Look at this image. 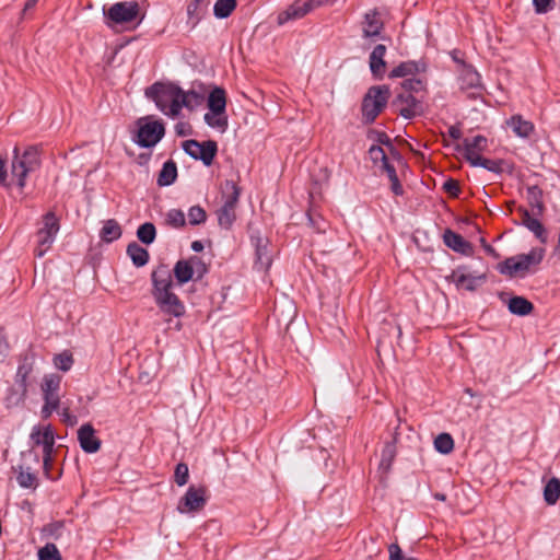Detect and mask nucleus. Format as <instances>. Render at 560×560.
Instances as JSON below:
<instances>
[{"mask_svg":"<svg viewBox=\"0 0 560 560\" xmlns=\"http://www.w3.org/2000/svg\"><path fill=\"white\" fill-rule=\"evenodd\" d=\"M152 295L155 304L165 315L180 317L185 314V305L173 292V275L166 265L158 266L151 273Z\"/></svg>","mask_w":560,"mask_h":560,"instance_id":"f257e3e1","label":"nucleus"},{"mask_svg":"<svg viewBox=\"0 0 560 560\" xmlns=\"http://www.w3.org/2000/svg\"><path fill=\"white\" fill-rule=\"evenodd\" d=\"M145 95L154 101L158 108L165 115L171 117L179 115V86L172 83H154L145 90Z\"/></svg>","mask_w":560,"mask_h":560,"instance_id":"f03ea898","label":"nucleus"},{"mask_svg":"<svg viewBox=\"0 0 560 560\" xmlns=\"http://www.w3.org/2000/svg\"><path fill=\"white\" fill-rule=\"evenodd\" d=\"M39 165V151L36 147L26 148L22 154H20V149L14 147L11 174L21 189L25 186L27 175L35 172Z\"/></svg>","mask_w":560,"mask_h":560,"instance_id":"7ed1b4c3","label":"nucleus"},{"mask_svg":"<svg viewBox=\"0 0 560 560\" xmlns=\"http://www.w3.org/2000/svg\"><path fill=\"white\" fill-rule=\"evenodd\" d=\"M390 90L387 85H374L368 90L362 101V118L364 124H372L385 108Z\"/></svg>","mask_w":560,"mask_h":560,"instance_id":"20e7f679","label":"nucleus"},{"mask_svg":"<svg viewBox=\"0 0 560 560\" xmlns=\"http://www.w3.org/2000/svg\"><path fill=\"white\" fill-rule=\"evenodd\" d=\"M222 199L223 205L218 210V221L220 226L229 229L235 221L236 206L241 195L240 187L233 180H225L222 184Z\"/></svg>","mask_w":560,"mask_h":560,"instance_id":"39448f33","label":"nucleus"},{"mask_svg":"<svg viewBox=\"0 0 560 560\" xmlns=\"http://www.w3.org/2000/svg\"><path fill=\"white\" fill-rule=\"evenodd\" d=\"M138 131L133 141L141 148H152L165 135V127L153 116L141 117L137 120Z\"/></svg>","mask_w":560,"mask_h":560,"instance_id":"423d86ee","label":"nucleus"},{"mask_svg":"<svg viewBox=\"0 0 560 560\" xmlns=\"http://www.w3.org/2000/svg\"><path fill=\"white\" fill-rule=\"evenodd\" d=\"M43 226L36 233V246L34 254L43 257L52 246L56 235L60 229L59 220L54 212H47L43 217Z\"/></svg>","mask_w":560,"mask_h":560,"instance_id":"0eeeda50","label":"nucleus"},{"mask_svg":"<svg viewBox=\"0 0 560 560\" xmlns=\"http://www.w3.org/2000/svg\"><path fill=\"white\" fill-rule=\"evenodd\" d=\"M544 254L542 248H534L528 254L509 257L500 266V272L511 277L527 272L532 266L540 264Z\"/></svg>","mask_w":560,"mask_h":560,"instance_id":"6e6552de","label":"nucleus"},{"mask_svg":"<svg viewBox=\"0 0 560 560\" xmlns=\"http://www.w3.org/2000/svg\"><path fill=\"white\" fill-rule=\"evenodd\" d=\"M208 272V266L198 256L178 260L173 269L174 277L178 284L187 283L190 280H200Z\"/></svg>","mask_w":560,"mask_h":560,"instance_id":"1a4fd4ad","label":"nucleus"},{"mask_svg":"<svg viewBox=\"0 0 560 560\" xmlns=\"http://www.w3.org/2000/svg\"><path fill=\"white\" fill-rule=\"evenodd\" d=\"M138 15L139 4L136 1L116 2L108 9H104V16L108 26L131 23L137 20Z\"/></svg>","mask_w":560,"mask_h":560,"instance_id":"9d476101","label":"nucleus"},{"mask_svg":"<svg viewBox=\"0 0 560 560\" xmlns=\"http://www.w3.org/2000/svg\"><path fill=\"white\" fill-rule=\"evenodd\" d=\"M183 150L192 159L200 160L205 165L212 164L218 152V144L213 140L198 142L197 140H186L183 142Z\"/></svg>","mask_w":560,"mask_h":560,"instance_id":"9b49d317","label":"nucleus"},{"mask_svg":"<svg viewBox=\"0 0 560 560\" xmlns=\"http://www.w3.org/2000/svg\"><path fill=\"white\" fill-rule=\"evenodd\" d=\"M329 0H295L278 15V23L284 24L291 20H299L314 9L328 3Z\"/></svg>","mask_w":560,"mask_h":560,"instance_id":"f8f14e48","label":"nucleus"},{"mask_svg":"<svg viewBox=\"0 0 560 560\" xmlns=\"http://www.w3.org/2000/svg\"><path fill=\"white\" fill-rule=\"evenodd\" d=\"M207 503L206 487L190 486L185 495L179 500L177 511L182 514L199 512Z\"/></svg>","mask_w":560,"mask_h":560,"instance_id":"ddd939ff","label":"nucleus"},{"mask_svg":"<svg viewBox=\"0 0 560 560\" xmlns=\"http://www.w3.org/2000/svg\"><path fill=\"white\" fill-rule=\"evenodd\" d=\"M393 106L397 107L400 116L406 119H411L422 113V104L411 93L406 90L399 89L394 101Z\"/></svg>","mask_w":560,"mask_h":560,"instance_id":"4468645a","label":"nucleus"},{"mask_svg":"<svg viewBox=\"0 0 560 560\" xmlns=\"http://www.w3.org/2000/svg\"><path fill=\"white\" fill-rule=\"evenodd\" d=\"M447 280L453 282L457 290L474 292L486 281V275L472 276L466 267L462 266L454 269Z\"/></svg>","mask_w":560,"mask_h":560,"instance_id":"2eb2a0df","label":"nucleus"},{"mask_svg":"<svg viewBox=\"0 0 560 560\" xmlns=\"http://www.w3.org/2000/svg\"><path fill=\"white\" fill-rule=\"evenodd\" d=\"M488 147V140L486 137L478 135L472 138H466L463 141V145H457V150L463 152L466 161L472 165L477 162L478 159L481 158V152H483Z\"/></svg>","mask_w":560,"mask_h":560,"instance_id":"dca6fc26","label":"nucleus"},{"mask_svg":"<svg viewBox=\"0 0 560 560\" xmlns=\"http://www.w3.org/2000/svg\"><path fill=\"white\" fill-rule=\"evenodd\" d=\"M384 28L382 13L377 9H372L363 15L362 34L364 38L378 37Z\"/></svg>","mask_w":560,"mask_h":560,"instance_id":"f3484780","label":"nucleus"},{"mask_svg":"<svg viewBox=\"0 0 560 560\" xmlns=\"http://www.w3.org/2000/svg\"><path fill=\"white\" fill-rule=\"evenodd\" d=\"M61 384V376L58 374H48L44 377L42 383V392L44 401L49 404L50 407L59 406V388Z\"/></svg>","mask_w":560,"mask_h":560,"instance_id":"a211bd4d","label":"nucleus"},{"mask_svg":"<svg viewBox=\"0 0 560 560\" xmlns=\"http://www.w3.org/2000/svg\"><path fill=\"white\" fill-rule=\"evenodd\" d=\"M31 440L34 445H42L43 453H46L47 456L49 453L54 452L55 435L50 425L34 427L31 433Z\"/></svg>","mask_w":560,"mask_h":560,"instance_id":"6ab92c4d","label":"nucleus"},{"mask_svg":"<svg viewBox=\"0 0 560 560\" xmlns=\"http://www.w3.org/2000/svg\"><path fill=\"white\" fill-rule=\"evenodd\" d=\"M78 440L85 453H96L101 448V440L95 436V430L90 423L83 424L78 430Z\"/></svg>","mask_w":560,"mask_h":560,"instance_id":"aec40b11","label":"nucleus"},{"mask_svg":"<svg viewBox=\"0 0 560 560\" xmlns=\"http://www.w3.org/2000/svg\"><path fill=\"white\" fill-rule=\"evenodd\" d=\"M444 244L456 253L471 255L474 252L471 243L466 241L460 234L451 229H446L443 234Z\"/></svg>","mask_w":560,"mask_h":560,"instance_id":"412c9836","label":"nucleus"},{"mask_svg":"<svg viewBox=\"0 0 560 560\" xmlns=\"http://www.w3.org/2000/svg\"><path fill=\"white\" fill-rule=\"evenodd\" d=\"M471 166H480L489 172L495 173V174H502L506 173L509 175H512L514 173L515 166L512 162L506 160H490L486 158H480L477 160L476 163H474Z\"/></svg>","mask_w":560,"mask_h":560,"instance_id":"4be33fe9","label":"nucleus"},{"mask_svg":"<svg viewBox=\"0 0 560 560\" xmlns=\"http://www.w3.org/2000/svg\"><path fill=\"white\" fill-rule=\"evenodd\" d=\"M518 212H520V215H521L522 224L524 226H526L530 232H533L535 234V236L541 243L545 244L547 242V231L544 228V225L541 224V222L538 219L533 218L529 214L528 210L523 208V207L518 208Z\"/></svg>","mask_w":560,"mask_h":560,"instance_id":"5701e85b","label":"nucleus"},{"mask_svg":"<svg viewBox=\"0 0 560 560\" xmlns=\"http://www.w3.org/2000/svg\"><path fill=\"white\" fill-rule=\"evenodd\" d=\"M252 240L255 242L256 248V268L258 270H268L271 266V254L268 249V240L260 236H253Z\"/></svg>","mask_w":560,"mask_h":560,"instance_id":"b1692460","label":"nucleus"},{"mask_svg":"<svg viewBox=\"0 0 560 560\" xmlns=\"http://www.w3.org/2000/svg\"><path fill=\"white\" fill-rule=\"evenodd\" d=\"M386 54V46L383 44L376 45L370 54L369 63L371 72L375 78L382 79L385 73L386 62L384 60Z\"/></svg>","mask_w":560,"mask_h":560,"instance_id":"393cba45","label":"nucleus"},{"mask_svg":"<svg viewBox=\"0 0 560 560\" xmlns=\"http://www.w3.org/2000/svg\"><path fill=\"white\" fill-rule=\"evenodd\" d=\"M506 125L513 130V132L521 138H528L534 131V125L529 120L523 119L521 115L512 116Z\"/></svg>","mask_w":560,"mask_h":560,"instance_id":"a878e982","label":"nucleus"},{"mask_svg":"<svg viewBox=\"0 0 560 560\" xmlns=\"http://www.w3.org/2000/svg\"><path fill=\"white\" fill-rule=\"evenodd\" d=\"M122 234L121 226L115 219L104 221L100 231V238L105 243H112L118 240Z\"/></svg>","mask_w":560,"mask_h":560,"instance_id":"bb28decb","label":"nucleus"},{"mask_svg":"<svg viewBox=\"0 0 560 560\" xmlns=\"http://www.w3.org/2000/svg\"><path fill=\"white\" fill-rule=\"evenodd\" d=\"M508 308L514 315L526 316L533 312L534 305L524 296H513L508 302Z\"/></svg>","mask_w":560,"mask_h":560,"instance_id":"cd10ccee","label":"nucleus"},{"mask_svg":"<svg viewBox=\"0 0 560 560\" xmlns=\"http://www.w3.org/2000/svg\"><path fill=\"white\" fill-rule=\"evenodd\" d=\"M226 107V95L225 91L222 88H214L208 97V108L209 110L215 113H225Z\"/></svg>","mask_w":560,"mask_h":560,"instance_id":"c85d7f7f","label":"nucleus"},{"mask_svg":"<svg viewBox=\"0 0 560 560\" xmlns=\"http://www.w3.org/2000/svg\"><path fill=\"white\" fill-rule=\"evenodd\" d=\"M424 70H425L424 63H422L420 66L418 62H415V61H406V62H401L400 65L395 67L389 72L388 77L389 78H405L407 75L415 74V73H418V72L424 71Z\"/></svg>","mask_w":560,"mask_h":560,"instance_id":"c756f323","label":"nucleus"},{"mask_svg":"<svg viewBox=\"0 0 560 560\" xmlns=\"http://www.w3.org/2000/svg\"><path fill=\"white\" fill-rule=\"evenodd\" d=\"M177 177V166L174 161L170 160L163 164L158 176V185L161 187L172 185Z\"/></svg>","mask_w":560,"mask_h":560,"instance_id":"7c9ffc66","label":"nucleus"},{"mask_svg":"<svg viewBox=\"0 0 560 560\" xmlns=\"http://www.w3.org/2000/svg\"><path fill=\"white\" fill-rule=\"evenodd\" d=\"M127 255L137 267H143L149 261V252L136 242L127 246Z\"/></svg>","mask_w":560,"mask_h":560,"instance_id":"2f4dec72","label":"nucleus"},{"mask_svg":"<svg viewBox=\"0 0 560 560\" xmlns=\"http://www.w3.org/2000/svg\"><path fill=\"white\" fill-rule=\"evenodd\" d=\"M527 201L533 210H536V214H542L545 210V205L542 201V190L534 185L527 187Z\"/></svg>","mask_w":560,"mask_h":560,"instance_id":"473e14b6","label":"nucleus"},{"mask_svg":"<svg viewBox=\"0 0 560 560\" xmlns=\"http://www.w3.org/2000/svg\"><path fill=\"white\" fill-rule=\"evenodd\" d=\"M459 80L462 82L463 89L477 88L480 85V75L470 66L463 67L462 71H460Z\"/></svg>","mask_w":560,"mask_h":560,"instance_id":"72a5a7b5","label":"nucleus"},{"mask_svg":"<svg viewBox=\"0 0 560 560\" xmlns=\"http://www.w3.org/2000/svg\"><path fill=\"white\" fill-rule=\"evenodd\" d=\"M560 498V479L552 477L545 486L544 499L547 504H556Z\"/></svg>","mask_w":560,"mask_h":560,"instance_id":"f704fd0d","label":"nucleus"},{"mask_svg":"<svg viewBox=\"0 0 560 560\" xmlns=\"http://www.w3.org/2000/svg\"><path fill=\"white\" fill-rule=\"evenodd\" d=\"M27 380H28V376L21 375V374L16 373L15 387L13 388L12 396L10 397V399L14 404L23 401L25 399L26 394H27V386H28Z\"/></svg>","mask_w":560,"mask_h":560,"instance_id":"c9c22d12","label":"nucleus"},{"mask_svg":"<svg viewBox=\"0 0 560 560\" xmlns=\"http://www.w3.org/2000/svg\"><path fill=\"white\" fill-rule=\"evenodd\" d=\"M203 101L202 94L191 90L188 92H185L180 89V96H179V105L180 109L183 107H186L188 109H194L195 107L199 106Z\"/></svg>","mask_w":560,"mask_h":560,"instance_id":"e433bc0d","label":"nucleus"},{"mask_svg":"<svg viewBox=\"0 0 560 560\" xmlns=\"http://www.w3.org/2000/svg\"><path fill=\"white\" fill-rule=\"evenodd\" d=\"M203 119L209 127L219 129L221 131H225L228 127V116L225 113H215L209 110L205 114Z\"/></svg>","mask_w":560,"mask_h":560,"instance_id":"4c0bfd02","label":"nucleus"},{"mask_svg":"<svg viewBox=\"0 0 560 560\" xmlns=\"http://www.w3.org/2000/svg\"><path fill=\"white\" fill-rule=\"evenodd\" d=\"M156 236V230L153 223L145 222L141 224L137 230V237L143 244L150 245L154 242Z\"/></svg>","mask_w":560,"mask_h":560,"instance_id":"58836bf2","label":"nucleus"},{"mask_svg":"<svg viewBox=\"0 0 560 560\" xmlns=\"http://www.w3.org/2000/svg\"><path fill=\"white\" fill-rule=\"evenodd\" d=\"M236 7V0H217L213 13L218 19H225L231 15Z\"/></svg>","mask_w":560,"mask_h":560,"instance_id":"ea45409f","label":"nucleus"},{"mask_svg":"<svg viewBox=\"0 0 560 560\" xmlns=\"http://www.w3.org/2000/svg\"><path fill=\"white\" fill-rule=\"evenodd\" d=\"M396 456V445H395V441H390V442H386L384 447H383V451H382V457H381V463H380V466L384 469V470H388L392 466V463L394 460Z\"/></svg>","mask_w":560,"mask_h":560,"instance_id":"a19ab883","label":"nucleus"},{"mask_svg":"<svg viewBox=\"0 0 560 560\" xmlns=\"http://www.w3.org/2000/svg\"><path fill=\"white\" fill-rule=\"evenodd\" d=\"M434 447L441 454H450L454 448V440L448 433H440L434 440Z\"/></svg>","mask_w":560,"mask_h":560,"instance_id":"79ce46f5","label":"nucleus"},{"mask_svg":"<svg viewBox=\"0 0 560 560\" xmlns=\"http://www.w3.org/2000/svg\"><path fill=\"white\" fill-rule=\"evenodd\" d=\"M38 560H62L61 555L55 544L48 542L38 549Z\"/></svg>","mask_w":560,"mask_h":560,"instance_id":"37998d69","label":"nucleus"},{"mask_svg":"<svg viewBox=\"0 0 560 560\" xmlns=\"http://www.w3.org/2000/svg\"><path fill=\"white\" fill-rule=\"evenodd\" d=\"M166 223L174 229L185 226L186 220L184 212L177 209L170 210L166 214Z\"/></svg>","mask_w":560,"mask_h":560,"instance_id":"c03bdc74","label":"nucleus"},{"mask_svg":"<svg viewBox=\"0 0 560 560\" xmlns=\"http://www.w3.org/2000/svg\"><path fill=\"white\" fill-rule=\"evenodd\" d=\"M54 363L57 369H59L63 372H67L71 369V366L73 364L72 354L68 353V352L59 353V354L55 355Z\"/></svg>","mask_w":560,"mask_h":560,"instance_id":"a18cd8bd","label":"nucleus"},{"mask_svg":"<svg viewBox=\"0 0 560 560\" xmlns=\"http://www.w3.org/2000/svg\"><path fill=\"white\" fill-rule=\"evenodd\" d=\"M401 90H406L409 93H418L425 89V83L420 79H406L400 84Z\"/></svg>","mask_w":560,"mask_h":560,"instance_id":"49530a36","label":"nucleus"},{"mask_svg":"<svg viewBox=\"0 0 560 560\" xmlns=\"http://www.w3.org/2000/svg\"><path fill=\"white\" fill-rule=\"evenodd\" d=\"M206 218V211L199 206H194L188 211V221L191 225L203 223Z\"/></svg>","mask_w":560,"mask_h":560,"instance_id":"de8ad7c7","label":"nucleus"},{"mask_svg":"<svg viewBox=\"0 0 560 560\" xmlns=\"http://www.w3.org/2000/svg\"><path fill=\"white\" fill-rule=\"evenodd\" d=\"M188 477H189L188 466L184 463L177 464L176 468H175V472H174L175 482L182 487L187 483Z\"/></svg>","mask_w":560,"mask_h":560,"instance_id":"09e8293b","label":"nucleus"},{"mask_svg":"<svg viewBox=\"0 0 560 560\" xmlns=\"http://www.w3.org/2000/svg\"><path fill=\"white\" fill-rule=\"evenodd\" d=\"M18 482L23 488H31L35 485L36 477L31 471L21 470L18 475Z\"/></svg>","mask_w":560,"mask_h":560,"instance_id":"8fccbe9b","label":"nucleus"},{"mask_svg":"<svg viewBox=\"0 0 560 560\" xmlns=\"http://www.w3.org/2000/svg\"><path fill=\"white\" fill-rule=\"evenodd\" d=\"M369 154L374 163L382 162V165L387 162V156L384 149L380 145H372L369 149Z\"/></svg>","mask_w":560,"mask_h":560,"instance_id":"3c124183","label":"nucleus"},{"mask_svg":"<svg viewBox=\"0 0 560 560\" xmlns=\"http://www.w3.org/2000/svg\"><path fill=\"white\" fill-rule=\"evenodd\" d=\"M310 224L318 232L324 233L327 229V222L320 215H313L311 212L307 213Z\"/></svg>","mask_w":560,"mask_h":560,"instance_id":"603ef678","label":"nucleus"},{"mask_svg":"<svg viewBox=\"0 0 560 560\" xmlns=\"http://www.w3.org/2000/svg\"><path fill=\"white\" fill-rule=\"evenodd\" d=\"M443 189L445 190V192H447L451 197H458V195L460 194V187H459V183L453 178H448L444 184H443Z\"/></svg>","mask_w":560,"mask_h":560,"instance_id":"864d4df0","label":"nucleus"},{"mask_svg":"<svg viewBox=\"0 0 560 560\" xmlns=\"http://www.w3.org/2000/svg\"><path fill=\"white\" fill-rule=\"evenodd\" d=\"M389 560H412L404 556L401 548L398 544H390L388 546Z\"/></svg>","mask_w":560,"mask_h":560,"instance_id":"5fc2aeb1","label":"nucleus"},{"mask_svg":"<svg viewBox=\"0 0 560 560\" xmlns=\"http://www.w3.org/2000/svg\"><path fill=\"white\" fill-rule=\"evenodd\" d=\"M206 5V0H191L187 7V12L190 16L199 18L202 7Z\"/></svg>","mask_w":560,"mask_h":560,"instance_id":"6e6d98bb","label":"nucleus"},{"mask_svg":"<svg viewBox=\"0 0 560 560\" xmlns=\"http://www.w3.org/2000/svg\"><path fill=\"white\" fill-rule=\"evenodd\" d=\"M33 372V361L30 360L28 358H25L21 364L19 365L18 368V371L16 373L21 374V375H25V376H28L32 374Z\"/></svg>","mask_w":560,"mask_h":560,"instance_id":"4d7b16f0","label":"nucleus"},{"mask_svg":"<svg viewBox=\"0 0 560 560\" xmlns=\"http://www.w3.org/2000/svg\"><path fill=\"white\" fill-rule=\"evenodd\" d=\"M537 13H546L551 9L552 0H533Z\"/></svg>","mask_w":560,"mask_h":560,"instance_id":"13d9d810","label":"nucleus"},{"mask_svg":"<svg viewBox=\"0 0 560 560\" xmlns=\"http://www.w3.org/2000/svg\"><path fill=\"white\" fill-rule=\"evenodd\" d=\"M52 466V453H49L48 457L46 453H43V467L44 472L49 479H56V477L50 475V468Z\"/></svg>","mask_w":560,"mask_h":560,"instance_id":"bf43d9fd","label":"nucleus"},{"mask_svg":"<svg viewBox=\"0 0 560 560\" xmlns=\"http://www.w3.org/2000/svg\"><path fill=\"white\" fill-rule=\"evenodd\" d=\"M62 421L69 425H74L78 422V419L75 416L70 413L69 408H63L60 413Z\"/></svg>","mask_w":560,"mask_h":560,"instance_id":"052dcab7","label":"nucleus"},{"mask_svg":"<svg viewBox=\"0 0 560 560\" xmlns=\"http://www.w3.org/2000/svg\"><path fill=\"white\" fill-rule=\"evenodd\" d=\"M58 408H59V406L50 407L49 404L44 402V406L42 407V411H40L42 417L44 419L49 418L52 415V412L56 411Z\"/></svg>","mask_w":560,"mask_h":560,"instance_id":"680f3d73","label":"nucleus"},{"mask_svg":"<svg viewBox=\"0 0 560 560\" xmlns=\"http://www.w3.org/2000/svg\"><path fill=\"white\" fill-rule=\"evenodd\" d=\"M5 161L0 156V186H7Z\"/></svg>","mask_w":560,"mask_h":560,"instance_id":"e2e57ef3","label":"nucleus"},{"mask_svg":"<svg viewBox=\"0 0 560 560\" xmlns=\"http://www.w3.org/2000/svg\"><path fill=\"white\" fill-rule=\"evenodd\" d=\"M390 188H392V191L397 195V196H400L402 195L404 190H402V186L400 185L399 183V179H398V176L395 177V178H392L390 179Z\"/></svg>","mask_w":560,"mask_h":560,"instance_id":"0e129e2a","label":"nucleus"},{"mask_svg":"<svg viewBox=\"0 0 560 560\" xmlns=\"http://www.w3.org/2000/svg\"><path fill=\"white\" fill-rule=\"evenodd\" d=\"M382 167H383V170L386 172V174H387V176H388L389 180H390L392 178L397 177V173H396L395 167H394L392 164H389V163H388V161H387V162H385V163L382 165Z\"/></svg>","mask_w":560,"mask_h":560,"instance_id":"69168bd1","label":"nucleus"},{"mask_svg":"<svg viewBox=\"0 0 560 560\" xmlns=\"http://www.w3.org/2000/svg\"><path fill=\"white\" fill-rule=\"evenodd\" d=\"M376 141L381 144L392 147V141L385 132H375Z\"/></svg>","mask_w":560,"mask_h":560,"instance_id":"338daca9","label":"nucleus"},{"mask_svg":"<svg viewBox=\"0 0 560 560\" xmlns=\"http://www.w3.org/2000/svg\"><path fill=\"white\" fill-rule=\"evenodd\" d=\"M448 135L454 140H458L462 137V131L457 126H451L448 129Z\"/></svg>","mask_w":560,"mask_h":560,"instance_id":"774afa93","label":"nucleus"}]
</instances>
